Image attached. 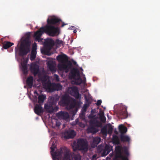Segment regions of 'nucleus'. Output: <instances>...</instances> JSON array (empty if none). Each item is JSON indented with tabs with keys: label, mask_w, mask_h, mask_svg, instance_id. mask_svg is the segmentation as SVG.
<instances>
[{
	"label": "nucleus",
	"mask_w": 160,
	"mask_h": 160,
	"mask_svg": "<svg viewBox=\"0 0 160 160\" xmlns=\"http://www.w3.org/2000/svg\"><path fill=\"white\" fill-rule=\"evenodd\" d=\"M47 65L49 69L51 71H55V67L52 62H48Z\"/></svg>",
	"instance_id": "30"
},
{
	"label": "nucleus",
	"mask_w": 160,
	"mask_h": 160,
	"mask_svg": "<svg viewBox=\"0 0 160 160\" xmlns=\"http://www.w3.org/2000/svg\"><path fill=\"white\" fill-rule=\"evenodd\" d=\"M47 88L48 89H50L51 87L52 88V90L58 91L62 89V87L60 84H55L51 83L50 82H48L46 84Z\"/></svg>",
	"instance_id": "14"
},
{
	"label": "nucleus",
	"mask_w": 160,
	"mask_h": 160,
	"mask_svg": "<svg viewBox=\"0 0 160 160\" xmlns=\"http://www.w3.org/2000/svg\"><path fill=\"white\" fill-rule=\"evenodd\" d=\"M55 78H56V80L57 81H58L59 80V78L58 75L57 74L54 75Z\"/></svg>",
	"instance_id": "44"
},
{
	"label": "nucleus",
	"mask_w": 160,
	"mask_h": 160,
	"mask_svg": "<svg viewBox=\"0 0 160 160\" xmlns=\"http://www.w3.org/2000/svg\"><path fill=\"white\" fill-rule=\"evenodd\" d=\"M54 45V41L51 39H47L44 43V52L46 55H48L50 50Z\"/></svg>",
	"instance_id": "9"
},
{
	"label": "nucleus",
	"mask_w": 160,
	"mask_h": 160,
	"mask_svg": "<svg viewBox=\"0 0 160 160\" xmlns=\"http://www.w3.org/2000/svg\"><path fill=\"white\" fill-rule=\"evenodd\" d=\"M66 25V24H65L64 22H63L61 26L62 27H63L65 25Z\"/></svg>",
	"instance_id": "47"
},
{
	"label": "nucleus",
	"mask_w": 160,
	"mask_h": 160,
	"mask_svg": "<svg viewBox=\"0 0 160 160\" xmlns=\"http://www.w3.org/2000/svg\"><path fill=\"white\" fill-rule=\"evenodd\" d=\"M60 21V19L55 17L52 18L50 19L48 18L47 20V23L48 25H47L52 26L51 25H58L59 24Z\"/></svg>",
	"instance_id": "15"
},
{
	"label": "nucleus",
	"mask_w": 160,
	"mask_h": 160,
	"mask_svg": "<svg viewBox=\"0 0 160 160\" xmlns=\"http://www.w3.org/2000/svg\"><path fill=\"white\" fill-rule=\"evenodd\" d=\"M101 138L98 137L94 138L93 139L92 145H93L94 147H96L99 143L101 141Z\"/></svg>",
	"instance_id": "23"
},
{
	"label": "nucleus",
	"mask_w": 160,
	"mask_h": 160,
	"mask_svg": "<svg viewBox=\"0 0 160 160\" xmlns=\"http://www.w3.org/2000/svg\"><path fill=\"white\" fill-rule=\"evenodd\" d=\"M57 126H59L60 125L59 124L57 123Z\"/></svg>",
	"instance_id": "51"
},
{
	"label": "nucleus",
	"mask_w": 160,
	"mask_h": 160,
	"mask_svg": "<svg viewBox=\"0 0 160 160\" xmlns=\"http://www.w3.org/2000/svg\"><path fill=\"white\" fill-rule=\"evenodd\" d=\"M95 116V115L93 116H92V118H94Z\"/></svg>",
	"instance_id": "52"
},
{
	"label": "nucleus",
	"mask_w": 160,
	"mask_h": 160,
	"mask_svg": "<svg viewBox=\"0 0 160 160\" xmlns=\"http://www.w3.org/2000/svg\"><path fill=\"white\" fill-rule=\"evenodd\" d=\"M77 32V30H76L75 29V30H74V31H73V32L74 33H76Z\"/></svg>",
	"instance_id": "48"
},
{
	"label": "nucleus",
	"mask_w": 160,
	"mask_h": 160,
	"mask_svg": "<svg viewBox=\"0 0 160 160\" xmlns=\"http://www.w3.org/2000/svg\"><path fill=\"white\" fill-rule=\"evenodd\" d=\"M86 79L85 78L84 79H83V80H82V81H81L82 82H81V83H85L86 82Z\"/></svg>",
	"instance_id": "45"
},
{
	"label": "nucleus",
	"mask_w": 160,
	"mask_h": 160,
	"mask_svg": "<svg viewBox=\"0 0 160 160\" xmlns=\"http://www.w3.org/2000/svg\"><path fill=\"white\" fill-rule=\"evenodd\" d=\"M100 121L103 122V123H105L106 121V118L105 116L100 117L99 118Z\"/></svg>",
	"instance_id": "36"
},
{
	"label": "nucleus",
	"mask_w": 160,
	"mask_h": 160,
	"mask_svg": "<svg viewBox=\"0 0 160 160\" xmlns=\"http://www.w3.org/2000/svg\"><path fill=\"white\" fill-rule=\"evenodd\" d=\"M36 49H37V45H36V43H35L33 44V45L32 46V50H33L34 51H36Z\"/></svg>",
	"instance_id": "41"
},
{
	"label": "nucleus",
	"mask_w": 160,
	"mask_h": 160,
	"mask_svg": "<svg viewBox=\"0 0 160 160\" xmlns=\"http://www.w3.org/2000/svg\"><path fill=\"white\" fill-rule=\"evenodd\" d=\"M30 34L28 32L26 34V38L22 42L20 47H18V45L15 49V52L18 51V54L20 56H25L29 52L31 42L30 40Z\"/></svg>",
	"instance_id": "3"
},
{
	"label": "nucleus",
	"mask_w": 160,
	"mask_h": 160,
	"mask_svg": "<svg viewBox=\"0 0 160 160\" xmlns=\"http://www.w3.org/2000/svg\"><path fill=\"white\" fill-rule=\"evenodd\" d=\"M71 65V63H70V65Z\"/></svg>",
	"instance_id": "54"
},
{
	"label": "nucleus",
	"mask_w": 160,
	"mask_h": 160,
	"mask_svg": "<svg viewBox=\"0 0 160 160\" xmlns=\"http://www.w3.org/2000/svg\"><path fill=\"white\" fill-rule=\"evenodd\" d=\"M76 62L75 61H74V62H73V64H74V65H76Z\"/></svg>",
	"instance_id": "50"
},
{
	"label": "nucleus",
	"mask_w": 160,
	"mask_h": 160,
	"mask_svg": "<svg viewBox=\"0 0 160 160\" xmlns=\"http://www.w3.org/2000/svg\"><path fill=\"white\" fill-rule=\"evenodd\" d=\"M59 99V96L57 95H54L50 98L49 104H45V108L49 112L52 113L54 112L57 111L59 108L58 106H56L58 102Z\"/></svg>",
	"instance_id": "4"
},
{
	"label": "nucleus",
	"mask_w": 160,
	"mask_h": 160,
	"mask_svg": "<svg viewBox=\"0 0 160 160\" xmlns=\"http://www.w3.org/2000/svg\"><path fill=\"white\" fill-rule=\"evenodd\" d=\"M89 106V105H88V104H84L81 110L82 115L84 116L85 112L87 111V108Z\"/></svg>",
	"instance_id": "31"
},
{
	"label": "nucleus",
	"mask_w": 160,
	"mask_h": 160,
	"mask_svg": "<svg viewBox=\"0 0 160 160\" xmlns=\"http://www.w3.org/2000/svg\"><path fill=\"white\" fill-rule=\"evenodd\" d=\"M78 120L77 119H76L75 122H76V124H77V122H78Z\"/></svg>",
	"instance_id": "49"
},
{
	"label": "nucleus",
	"mask_w": 160,
	"mask_h": 160,
	"mask_svg": "<svg viewBox=\"0 0 160 160\" xmlns=\"http://www.w3.org/2000/svg\"><path fill=\"white\" fill-rule=\"evenodd\" d=\"M30 68L31 70L35 75H37L39 72V66L36 64H32Z\"/></svg>",
	"instance_id": "18"
},
{
	"label": "nucleus",
	"mask_w": 160,
	"mask_h": 160,
	"mask_svg": "<svg viewBox=\"0 0 160 160\" xmlns=\"http://www.w3.org/2000/svg\"><path fill=\"white\" fill-rule=\"evenodd\" d=\"M68 91L70 94L75 97L76 99H81V95L79 94L78 89L77 87L69 88Z\"/></svg>",
	"instance_id": "10"
},
{
	"label": "nucleus",
	"mask_w": 160,
	"mask_h": 160,
	"mask_svg": "<svg viewBox=\"0 0 160 160\" xmlns=\"http://www.w3.org/2000/svg\"><path fill=\"white\" fill-rule=\"evenodd\" d=\"M57 115L58 117L61 118L65 120L68 119L69 116L67 112L62 111L59 112H58L57 114Z\"/></svg>",
	"instance_id": "20"
},
{
	"label": "nucleus",
	"mask_w": 160,
	"mask_h": 160,
	"mask_svg": "<svg viewBox=\"0 0 160 160\" xmlns=\"http://www.w3.org/2000/svg\"><path fill=\"white\" fill-rule=\"evenodd\" d=\"M13 43L11 42H4L3 44V48L5 49H7L12 45H13Z\"/></svg>",
	"instance_id": "27"
},
{
	"label": "nucleus",
	"mask_w": 160,
	"mask_h": 160,
	"mask_svg": "<svg viewBox=\"0 0 160 160\" xmlns=\"http://www.w3.org/2000/svg\"><path fill=\"white\" fill-rule=\"evenodd\" d=\"M34 111L37 115H40L43 112V110L41 105L37 104L34 108Z\"/></svg>",
	"instance_id": "19"
},
{
	"label": "nucleus",
	"mask_w": 160,
	"mask_h": 160,
	"mask_svg": "<svg viewBox=\"0 0 160 160\" xmlns=\"http://www.w3.org/2000/svg\"><path fill=\"white\" fill-rule=\"evenodd\" d=\"M33 77L32 76L28 77L26 80L27 85L29 87H31L33 85Z\"/></svg>",
	"instance_id": "24"
},
{
	"label": "nucleus",
	"mask_w": 160,
	"mask_h": 160,
	"mask_svg": "<svg viewBox=\"0 0 160 160\" xmlns=\"http://www.w3.org/2000/svg\"><path fill=\"white\" fill-rule=\"evenodd\" d=\"M112 141L113 143L117 145H118L120 144L119 140L118 137L117 135L113 136Z\"/></svg>",
	"instance_id": "29"
},
{
	"label": "nucleus",
	"mask_w": 160,
	"mask_h": 160,
	"mask_svg": "<svg viewBox=\"0 0 160 160\" xmlns=\"http://www.w3.org/2000/svg\"><path fill=\"white\" fill-rule=\"evenodd\" d=\"M54 145L53 142L52 146L50 147L51 154L53 160H61L62 154H63V160H71V157L72 160H81V157L79 153H73L72 154L66 147H64L63 149L61 148L54 152L56 147L54 146Z\"/></svg>",
	"instance_id": "1"
},
{
	"label": "nucleus",
	"mask_w": 160,
	"mask_h": 160,
	"mask_svg": "<svg viewBox=\"0 0 160 160\" xmlns=\"http://www.w3.org/2000/svg\"><path fill=\"white\" fill-rule=\"evenodd\" d=\"M22 70L23 73L25 74L28 73V67L27 63L24 62H23L22 64Z\"/></svg>",
	"instance_id": "26"
},
{
	"label": "nucleus",
	"mask_w": 160,
	"mask_h": 160,
	"mask_svg": "<svg viewBox=\"0 0 160 160\" xmlns=\"http://www.w3.org/2000/svg\"><path fill=\"white\" fill-rule=\"evenodd\" d=\"M46 99V96L44 95H39L38 97V102L42 103L44 100Z\"/></svg>",
	"instance_id": "28"
},
{
	"label": "nucleus",
	"mask_w": 160,
	"mask_h": 160,
	"mask_svg": "<svg viewBox=\"0 0 160 160\" xmlns=\"http://www.w3.org/2000/svg\"><path fill=\"white\" fill-rule=\"evenodd\" d=\"M124 153L127 156L129 155V153L128 152V150L126 147L124 148Z\"/></svg>",
	"instance_id": "35"
},
{
	"label": "nucleus",
	"mask_w": 160,
	"mask_h": 160,
	"mask_svg": "<svg viewBox=\"0 0 160 160\" xmlns=\"http://www.w3.org/2000/svg\"><path fill=\"white\" fill-rule=\"evenodd\" d=\"M62 40H59L58 39H56L55 41V43L56 44H61L62 43Z\"/></svg>",
	"instance_id": "39"
},
{
	"label": "nucleus",
	"mask_w": 160,
	"mask_h": 160,
	"mask_svg": "<svg viewBox=\"0 0 160 160\" xmlns=\"http://www.w3.org/2000/svg\"><path fill=\"white\" fill-rule=\"evenodd\" d=\"M127 107L125 105L121 106L120 110L118 112V115L121 119L127 118L128 117V113L127 111Z\"/></svg>",
	"instance_id": "11"
},
{
	"label": "nucleus",
	"mask_w": 160,
	"mask_h": 160,
	"mask_svg": "<svg viewBox=\"0 0 160 160\" xmlns=\"http://www.w3.org/2000/svg\"><path fill=\"white\" fill-rule=\"evenodd\" d=\"M36 53H37L36 51H34L33 50H32L31 52V54L34 55H35L36 56Z\"/></svg>",
	"instance_id": "43"
},
{
	"label": "nucleus",
	"mask_w": 160,
	"mask_h": 160,
	"mask_svg": "<svg viewBox=\"0 0 160 160\" xmlns=\"http://www.w3.org/2000/svg\"><path fill=\"white\" fill-rule=\"evenodd\" d=\"M36 57V56L31 54L30 57V59L31 61H33L35 59Z\"/></svg>",
	"instance_id": "40"
},
{
	"label": "nucleus",
	"mask_w": 160,
	"mask_h": 160,
	"mask_svg": "<svg viewBox=\"0 0 160 160\" xmlns=\"http://www.w3.org/2000/svg\"><path fill=\"white\" fill-rule=\"evenodd\" d=\"M85 104H88V105H89L90 104V101L86 96H85Z\"/></svg>",
	"instance_id": "37"
},
{
	"label": "nucleus",
	"mask_w": 160,
	"mask_h": 160,
	"mask_svg": "<svg viewBox=\"0 0 160 160\" xmlns=\"http://www.w3.org/2000/svg\"><path fill=\"white\" fill-rule=\"evenodd\" d=\"M76 135L75 132L72 130L66 131L65 134V138L67 139L73 138Z\"/></svg>",
	"instance_id": "16"
},
{
	"label": "nucleus",
	"mask_w": 160,
	"mask_h": 160,
	"mask_svg": "<svg viewBox=\"0 0 160 160\" xmlns=\"http://www.w3.org/2000/svg\"><path fill=\"white\" fill-rule=\"evenodd\" d=\"M99 118L104 116V112H103L100 110L99 113Z\"/></svg>",
	"instance_id": "38"
},
{
	"label": "nucleus",
	"mask_w": 160,
	"mask_h": 160,
	"mask_svg": "<svg viewBox=\"0 0 160 160\" xmlns=\"http://www.w3.org/2000/svg\"><path fill=\"white\" fill-rule=\"evenodd\" d=\"M69 105L70 109H73L75 107V103L74 102H72L71 103H70Z\"/></svg>",
	"instance_id": "34"
},
{
	"label": "nucleus",
	"mask_w": 160,
	"mask_h": 160,
	"mask_svg": "<svg viewBox=\"0 0 160 160\" xmlns=\"http://www.w3.org/2000/svg\"><path fill=\"white\" fill-rule=\"evenodd\" d=\"M44 32L50 36L53 37L59 34V29L58 28L50 25H46L44 27H42L35 32L33 37L35 41L39 42L41 41L42 39L41 37Z\"/></svg>",
	"instance_id": "2"
},
{
	"label": "nucleus",
	"mask_w": 160,
	"mask_h": 160,
	"mask_svg": "<svg viewBox=\"0 0 160 160\" xmlns=\"http://www.w3.org/2000/svg\"><path fill=\"white\" fill-rule=\"evenodd\" d=\"M95 113V111L93 110H92L91 111V114H93Z\"/></svg>",
	"instance_id": "46"
},
{
	"label": "nucleus",
	"mask_w": 160,
	"mask_h": 160,
	"mask_svg": "<svg viewBox=\"0 0 160 160\" xmlns=\"http://www.w3.org/2000/svg\"><path fill=\"white\" fill-rule=\"evenodd\" d=\"M70 102L69 95L66 94L62 96L59 103L62 106H68L69 105Z\"/></svg>",
	"instance_id": "12"
},
{
	"label": "nucleus",
	"mask_w": 160,
	"mask_h": 160,
	"mask_svg": "<svg viewBox=\"0 0 160 160\" xmlns=\"http://www.w3.org/2000/svg\"><path fill=\"white\" fill-rule=\"evenodd\" d=\"M90 125L97 127H101L102 126V123L96 118H94L91 120L90 122Z\"/></svg>",
	"instance_id": "17"
},
{
	"label": "nucleus",
	"mask_w": 160,
	"mask_h": 160,
	"mask_svg": "<svg viewBox=\"0 0 160 160\" xmlns=\"http://www.w3.org/2000/svg\"><path fill=\"white\" fill-rule=\"evenodd\" d=\"M122 147L121 146H118L115 147V151L116 152V157L120 158L122 160H128V158L127 157H124L122 155ZM116 160H118L116 159Z\"/></svg>",
	"instance_id": "13"
},
{
	"label": "nucleus",
	"mask_w": 160,
	"mask_h": 160,
	"mask_svg": "<svg viewBox=\"0 0 160 160\" xmlns=\"http://www.w3.org/2000/svg\"><path fill=\"white\" fill-rule=\"evenodd\" d=\"M119 132L121 133L120 134H124L127 132V128L123 126L122 125H120L119 126Z\"/></svg>",
	"instance_id": "25"
},
{
	"label": "nucleus",
	"mask_w": 160,
	"mask_h": 160,
	"mask_svg": "<svg viewBox=\"0 0 160 160\" xmlns=\"http://www.w3.org/2000/svg\"><path fill=\"white\" fill-rule=\"evenodd\" d=\"M57 59L59 62L62 63L58 65L59 69L65 71L66 73L68 72L69 71V68L68 65L65 63L68 61L67 56L65 54L59 55L57 57Z\"/></svg>",
	"instance_id": "6"
},
{
	"label": "nucleus",
	"mask_w": 160,
	"mask_h": 160,
	"mask_svg": "<svg viewBox=\"0 0 160 160\" xmlns=\"http://www.w3.org/2000/svg\"><path fill=\"white\" fill-rule=\"evenodd\" d=\"M88 143L84 139L80 138L78 139L76 143L74 142L72 146L74 151L77 150L87 151L88 149Z\"/></svg>",
	"instance_id": "5"
},
{
	"label": "nucleus",
	"mask_w": 160,
	"mask_h": 160,
	"mask_svg": "<svg viewBox=\"0 0 160 160\" xmlns=\"http://www.w3.org/2000/svg\"><path fill=\"white\" fill-rule=\"evenodd\" d=\"M120 138L121 141L123 142H128L129 143L130 140V138L129 136L123 134L120 135Z\"/></svg>",
	"instance_id": "22"
},
{
	"label": "nucleus",
	"mask_w": 160,
	"mask_h": 160,
	"mask_svg": "<svg viewBox=\"0 0 160 160\" xmlns=\"http://www.w3.org/2000/svg\"><path fill=\"white\" fill-rule=\"evenodd\" d=\"M101 133L104 135L106 136L107 134V127L106 126L103 127L101 130Z\"/></svg>",
	"instance_id": "32"
},
{
	"label": "nucleus",
	"mask_w": 160,
	"mask_h": 160,
	"mask_svg": "<svg viewBox=\"0 0 160 160\" xmlns=\"http://www.w3.org/2000/svg\"><path fill=\"white\" fill-rule=\"evenodd\" d=\"M36 93L37 94H38V93L36 91H35L34 92V93Z\"/></svg>",
	"instance_id": "53"
},
{
	"label": "nucleus",
	"mask_w": 160,
	"mask_h": 160,
	"mask_svg": "<svg viewBox=\"0 0 160 160\" xmlns=\"http://www.w3.org/2000/svg\"><path fill=\"white\" fill-rule=\"evenodd\" d=\"M113 128L111 125H110L109 126L107 130V134H111L112 133Z\"/></svg>",
	"instance_id": "33"
},
{
	"label": "nucleus",
	"mask_w": 160,
	"mask_h": 160,
	"mask_svg": "<svg viewBox=\"0 0 160 160\" xmlns=\"http://www.w3.org/2000/svg\"><path fill=\"white\" fill-rule=\"evenodd\" d=\"M102 102V101L101 100H98L97 103L96 104L97 106H99L101 104Z\"/></svg>",
	"instance_id": "42"
},
{
	"label": "nucleus",
	"mask_w": 160,
	"mask_h": 160,
	"mask_svg": "<svg viewBox=\"0 0 160 160\" xmlns=\"http://www.w3.org/2000/svg\"><path fill=\"white\" fill-rule=\"evenodd\" d=\"M71 77L72 78L76 80V83L77 85L81 84L82 79L80 78V73L78 70L76 68H73L70 72Z\"/></svg>",
	"instance_id": "8"
},
{
	"label": "nucleus",
	"mask_w": 160,
	"mask_h": 160,
	"mask_svg": "<svg viewBox=\"0 0 160 160\" xmlns=\"http://www.w3.org/2000/svg\"><path fill=\"white\" fill-rule=\"evenodd\" d=\"M112 147L108 144H106L104 147L100 145L98 147V151L101 153L102 156L103 157L108 155L112 150Z\"/></svg>",
	"instance_id": "7"
},
{
	"label": "nucleus",
	"mask_w": 160,
	"mask_h": 160,
	"mask_svg": "<svg viewBox=\"0 0 160 160\" xmlns=\"http://www.w3.org/2000/svg\"><path fill=\"white\" fill-rule=\"evenodd\" d=\"M87 131L89 133L95 134L99 131V129L95 128V126L90 125V126L87 129Z\"/></svg>",
	"instance_id": "21"
}]
</instances>
